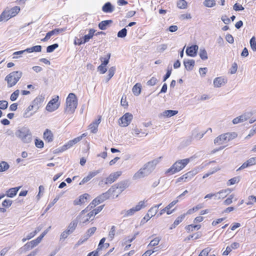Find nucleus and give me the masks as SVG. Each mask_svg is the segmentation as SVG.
<instances>
[{
	"instance_id": "f257e3e1",
	"label": "nucleus",
	"mask_w": 256,
	"mask_h": 256,
	"mask_svg": "<svg viewBox=\"0 0 256 256\" xmlns=\"http://www.w3.org/2000/svg\"><path fill=\"white\" fill-rule=\"evenodd\" d=\"M160 157L150 161L144 165L134 176V180H138L150 174L155 169L156 166L160 162Z\"/></svg>"
},
{
	"instance_id": "f03ea898",
	"label": "nucleus",
	"mask_w": 256,
	"mask_h": 256,
	"mask_svg": "<svg viewBox=\"0 0 256 256\" xmlns=\"http://www.w3.org/2000/svg\"><path fill=\"white\" fill-rule=\"evenodd\" d=\"M15 134L24 143L28 144L32 141V134L30 130L27 127L24 126L19 128L16 132Z\"/></svg>"
},
{
	"instance_id": "7ed1b4c3",
	"label": "nucleus",
	"mask_w": 256,
	"mask_h": 256,
	"mask_svg": "<svg viewBox=\"0 0 256 256\" xmlns=\"http://www.w3.org/2000/svg\"><path fill=\"white\" fill-rule=\"evenodd\" d=\"M77 105L78 100L76 96L74 93H70L66 100L65 112L70 114L74 113Z\"/></svg>"
},
{
	"instance_id": "20e7f679",
	"label": "nucleus",
	"mask_w": 256,
	"mask_h": 256,
	"mask_svg": "<svg viewBox=\"0 0 256 256\" xmlns=\"http://www.w3.org/2000/svg\"><path fill=\"white\" fill-rule=\"evenodd\" d=\"M189 162V158H185L178 160L176 162L173 164V165L166 171V173H170L171 174H172L178 172L184 168Z\"/></svg>"
},
{
	"instance_id": "39448f33",
	"label": "nucleus",
	"mask_w": 256,
	"mask_h": 256,
	"mask_svg": "<svg viewBox=\"0 0 256 256\" xmlns=\"http://www.w3.org/2000/svg\"><path fill=\"white\" fill-rule=\"evenodd\" d=\"M22 74L21 71H14L8 74L5 78L8 82V86L11 88L16 85L22 77Z\"/></svg>"
},
{
	"instance_id": "423d86ee",
	"label": "nucleus",
	"mask_w": 256,
	"mask_h": 256,
	"mask_svg": "<svg viewBox=\"0 0 256 256\" xmlns=\"http://www.w3.org/2000/svg\"><path fill=\"white\" fill-rule=\"evenodd\" d=\"M20 11V8L18 6H14L10 10H5L0 15V22L8 20L11 18L16 16Z\"/></svg>"
},
{
	"instance_id": "0eeeda50",
	"label": "nucleus",
	"mask_w": 256,
	"mask_h": 256,
	"mask_svg": "<svg viewBox=\"0 0 256 256\" xmlns=\"http://www.w3.org/2000/svg\"><path fill=\"white\" fill-rule=\"evenodd\" d=\"M146 207L144 201L140 202L136 206L128 210H123L120 212V214L123 216V217H128L132 216L134 214L138 211H139L142 208Z\"/></svg>"
},
{
	"instance_id": "6e6552de",
	"label": "nucleus",
	"mask_w": 256,
	"mask_h": 256,
	"mask_svg": "<svg viewBox=\"0 0 256 256\" xmlns=\"http://www.w3.org/2000/svg\"><path fill=\"white\" fill-rule=\"evenodd\" d=\"M128 186V180H125L120 182L117 184H114L110 188V189L112 194H114L116 191V190H118V194L116 196V197H118V194H120ZM113 195L114 196V194H113Z\"/></svg>"
},
{
	"instance_id": "1a4fd4ad",
	"label": "nucleus",
	"mask_w": 256,
	"mask_h": 256,
	"mask_svg": "<svg viewBox=\"0 0 256 256\" xmlns=\"http://www.w3.org/2000/svg\"><path fill=\"white\" fill-rule=\"evenodd\" d=\"M58 96H56L50 100L46 106V110L48 112H54L60 106V104L58 102Z\"/></svg>"
},
{
	"instance_id": "9d476101",
	"label": "nucleus",
	"mask_w": 256,
	"mask_h": 256,
	"mask_svg": "<svg viewBox=\"0 0 256 256\" xmlns=\"http://www.w3.org/2000/svg\"><path fill=\"white\" fill-rule=\"evenodd\" d=\"M132 118L133 116L132 114L126 112L119 119V124L121 126H126L130 123Z\"/></svg>"
},
{
	"instance_id": "9b49d317",
	"label": "nucleus",
	"mask_w": 256,
	"mask_h": 256,
	"mask_svg": "<svg viewBox=\"0 0 256 256\" xmlns=\"http://www.w3.org/2000/svg\"><path fill=\"white\" fill-rule=\"evenodd\" d=\"M122 172L120 171L112 172L106 178L105 184H111L115 182L118 177L122 174Z\"/></svg>"
},
{
	"instance_id": "f8f14e48",
	"label": "nucleus",
	"mask_w": 256,
	"mask_h": 256,
	"mask_svg": "<svg viewBox=\"0 0 256 256\" xmlns=\"http://www.w3.org/2000/svg\"><path fill=\"white\" fill-rule=\"evenodd\" d=\"M252 116V114L251 112H246L241 116L234 118L232 120V123L234 124H237L240 122H242L246 120L248 118H249Z\"/></svg>"
},
{
	"instance_id": "ddd939ff",
	"label": "nucleus",
	"mask_w": 256,
	"mask_h": 256,
	"mask_svg": "<svg viewBox=\"0 0 256 256\" xmlns=\"http://www.w3.org/2000/svg\"><path fill=\"white\" fill-rule=\"evenodd\" d=\"M95 32L94 30L92 28L90 29L88 31V34L83 37V40H81L80 39L78 40V41H80L78 42V45L80 46L88 42L90 38H92L93 36L94 35V34Z\"/></svg>"
},
{
	"instance_id": "4468645a",
	"label": "nucleus",
	"mask_w": 256,
	"mask_h": 256,
	"mask_svg": "<svg viewBox=\"0 0 256 256\" xmlns=\"http://www.w3.org/2000/svg\"><path fill=\"white\" fill-rule=\"evenodd\" d=\"M102 169H99L97 170L90 172L88 173V175L86 177H84L82 179V180L80 182L79 184L82 185V184H84L87 182L92 178L93 177L95 176L96 175H97L98 174L102 172Z\"/></svg>"
},
{
	"instance_id": "2eb2a0df",
	"label": "nucleus",
	"mask_w": 256,
	"mask_h": 256,
	"mask_svg": "<svg viewBox=\"0 0 256 256\" xmlns=\"http://www.w3.org/2000/svg\"><path fill=\"white\" fill-rule=\"evenodd\" d=\"M112 195H113V194L110 188L107 192L97 196L96 198L98 200V203L100 204L109 198Z\"/></svg>"
},
{
	"instance_id": "dca6fc26",
	"label": "nucleus",
	"mask_w": 256,
	"mask_h": 256,
	"mask_svg": "<svg viewBox=\"0 0 256 256\" xmlns=\"http://www.w3.org/2000/svg\"><path fill=\"white\" fill-rule=\"evenodd\" d=\"M44 97L42 96H40L36 97L32 103V104L34 106V112H36L40 106L41 104L44 102Z\"/></svg>"
},
{
	"instance_id": "f3484780",
	"label": "nucleus",
	"mask_w": 256,
	"mask_h": 256,
	"mask_svg": "<svg viewBox=\"0 0 256 256\" xmlns=\"http://www.w3.org/2000/svg\"><path fill=\"white\" fill-rule=\"evenodd\" d=\"M256 164V157H252L248 159L246 162H244L237 170L236 171H238L240 170L244 169L248 167L252 166Z\"/></svg>"
},
{
	"instance_id": "a211bd4d",
	"label": "nucleus",
	"mask_w": 256,
	"mask_h": 256,
	"mask_svg": "<svg viewBox=\"0 0 256 256\" xmlns=\"http://www.w3.org/2000/svg\"><path fill=\"white\" fill-rule=\"evenodd\" d=\"M198 49V46L196 44L188 46L186 50V54L188 56L194 57L196 56Z\"/></svg>"
},
{
	"instance_id": "6ab92c4d",
	"label": "nucleus",
	"mask_w": 256,
	"mask_h": 256,
	"mask_svg": "<svg viewBox=\"0 0 256 256\" xmlns=\"http://www.w3.org/2000/svg\"><path fill=\"white\" fill-rule=\"evenodd\" d=\"M102 117L98 116V118L89 125V129L92 133L96 134L98 132V124L101 122Z\"/></svg>"
},
{
	"instance_id": "aec40b11",
	"label": "nucleus",
	"mask_w": 256,
	"mask_h": 256,
	"mask_svg": "<svg viewBox=\"0 0 256 256\" xmlns=\"http://www.w3.org/2000/svg\"><path fill=\"white\" fill-rule=\"evenodd\" d=\"M178 202V200H174L171 202L169 204H168L158 214V216H162L164 212H166L168 214H171L174 210L170 211L169 210L172 208Z\"/></svg>"
},
{
	"instance_id": "412c9836",
	"label": "nucleus",
	"mask_w": 256,
	"mask_h": 256,
	"mask_svg": "<svg viewBox=\"0 0 256 256\" xmlns=\"http://www.w3.org/2000/svg\"><path fill=\"white\" fill-rule=\"evenodd\" d=\"M90 196L88 194H84L81 196H80L78 198L75 200L74 201V204L76 205H80L82 204L85 203L88 198H89Z\"/></svg>"
},
{
	"instance_id": "4be33fe9",
	"label": "nucleus",
	"mask_w": 256,
	"mask_h": 256,
	"mask_svg": "<svg viewBox=\"0 0 256 256\" xmlns=\"http://www.w3.org/2000/svg\"><path fill=\"white\" fill-rule=\"evenodd\" d=\"M227 82V80L225 78L218 77L214 80V87L220 88L224 86Z\"/></svg>"
},
{
	"instance_id": "5701e85b",
	"label": "nucleus",
	"mask_w": 256,
	"mask_h": 256,
	"mask_svg": "<svg viewBox=\"0 0 256 256\" xmlns=\"http://www.w3.org/2000/svg\"><path fill=\"white\" fill-rule=\"evenodd\" d=\"M230 192V190L228 188L220 190L217 193H215L214 194V199L219 200L220 198H224L226 196L228 193Z\"/></svg>"
},
{
	"instance_id": "b1692460",
	"label": "nucleus",
	"mask_w": 256,
	"mask_h": 256,
	"mask_svg": "<svg viewBox=\"0 0 256 256\" xmlns=\"http://www.w3.org/2000/svg\"><path fill=\"white\" fill-rule=\"evenodd\" d=\"M184 64L186 69L188 71H190L194 66L195 61L194 60H184Z\"/></svg>"
},
{
	"instance_id": "393cba45",
	"label": "nucleus",
	"mask_w": 256,
	"mask_h": 256,
	"mask_svg": "<svg viewBox=\"0 0 256 256\" xmlns=\"http://www.w3.org/2000/svg\"><path fill=\"white\" fill-rule=\"evenodd\" d=\"M44 138L48 142H52L54 139V135L52 132L49 129H46L44 132Z\"/></svg>"
},
{
	"instance_id": "a878e982",
	"label": "nucleus",
	"mask_w": 256,
	"mask_h": 256,
	"mask_svg": "<svg viewBox=\"0 0 256 256\" xmlns=\"http://www.w3.org/2000/svg\"><path fill=\"white\" fill-rule=\"evenodd\" d=\"M112 20H106L102 21L98 24V28L102 30H105L107 27L109 26L112 24Z\"/></svg>"
},
{
	"instance_id": "bb28decb",
	"label": "nucleus",
	"mask_w": 256,
	"mask_h": 256,
	"mask_svg": "<svg viewBox=\"0 0 256 256\" xmlns=\"http://www.w3.org/2000/svg\"><path fill=\"white\" fill-rule=\"evenodd\" d=\"M102 10L105 12H112L114 8L110 2H106L102 6Z\"/></svg>"
},
{
	"instance_id": "cd10ccee",
	"label": "nucleus",
	"mask_w": 256,
	"mask_h": 256,
	"mask_svg": "<svg viewBox=\"0 0 256 256\" xmlns=\"http://www.w3.org/2000/svg\"><path fill=\"white\" fill-rule=\"evenodd\" d=\"M20 189V187L18 188H13L9 189L7 192L6 195L7 196L10 198H13L14 196H15L18 190Z\"/></svg>"
},
{
	"instance_id": "c85d7f7f",
	"label": "nucleus",
	"mask_w": 256,
	"mask_h": 256,
	"mask_svg": "<svg viewBox=\"0 0 256 256\" xmlns=\"http://www.w3.org/2000/svg\"><path fill=\"white\" fill-rule=\"evenodd\" d=\"M38 244H39V242H38L37 241V240L36 239L34 240H32L30 242L26 243L24 246V247L25 250H28L30 249H32L34 247L36 246Z\"/></svg>"
},
{
	"instance_id": "c756f323",
	"label": "nucleus",
	"mask_w": 256,
	"mask_h": 256,
	"mask_svg": "<svg viewBox=\"0 0 256 256\" xmlns=\"http://www.w3.org/2000/svg\"><path fill=\"white\" fill-rule=\"evenodd\" d=\"M178 113V110H164L161 115L163 116L164 117L170 118L172 116H175Z\"/></svg>"
},
{
	"instance_id": "7c9ffc66",
	"label": "nucleus",
	"mask_w": 256,
	"mask_h": 256,
	"mask_svg": "<svg viewBox=\"0 0 256 256\" xmlns=\"http://www.w3.org/2000/svg\"><path fill=\"white\" fill-rule=\"evenodd\" d=\"M66 30V28H55L51 31L47 32L48 36L50 38L54 34H58Z\"/></svg>"
},
{
	"instance_id": "2f4dec72",
	"label": "nucleus",
	"mask_w": 256,
	"mask_h": 256,
	"mask_svg": "<svg viewBox=\"0 0 256 256\" xmlns=\"http://www.w3.org/2000/svg\"><path fill=\"white\" fill-rule=\"evenodd\" d=\"M225 136L224 134L219 136L214 139V143L218 145L222 144L224 142L226 141Z\"/></svg>"
},
{
	"instance_id": "473e14b6",
	"label": "nucleus",
	"mask_w": 256,
	"mask_h": 256,
	"mask_svg": "<svg viewBox=\"0 0 256 256\" xmlns=\"http://www.w3.org/2000/svg\"><path fill=\"white\" fill-rule=\"evenodd\" d=\"M132 91L133 94L136 96H138L141 92V85L140 84H136L132 88Z\"/></svg>"
},
{
	"instance_id": "72a5a7b5",
	"label": "nucleus",
	"mask_w": 256,
	"mask_h": 256,
	"mask_svg": "<svg viewBox=\"0 0 256 256\" xmlns=\"http://www.w3.org/2000/svg\"><path fill=\"white\" fill-rule=\"evenodd\" d=\"M26 52H40L42 50V46H34L32 48H28L26 49Z\"/></svg>"
},
{
	"instance_id": "f704fd0d",
	"label": "nucleus",
	"mask_w": 256,
	"mask_h": 256,
	"mask_svg": "<svg viewBox=\"0 0 256 256\" xmlns=\"http://www.w3.org/2000/svg\"><path fill=\"white\" fill-rule=\"evenodd\" d=\"M34 110V106L32 104H30L28 106V107L26 109L25 112L24 114V118H29L30 116H32L33 114V113H30V114H28V112Z\"/></svg>"
},
{
	"instance_id": "c9c22d12",
	"label": "nucleus",
	"mask_w": 256,
	"mask_h": 256,
	"mask_svg": "<svg viewBox=\"0 0 256 256\" xmlns=\"http://www.w3.org/2000/svg\"><path fill=\"white\" fill-rule=\"evenodd\" d=\"M225 137L226 138V141H230L236 138L237 137L238 134L236 132H228L224 134Z\"/></svg>"
},
{
	"instance_id": "e433bc0d",
	"label": "nucleus",
	"mask_w": 256,
	"mask_h": 256,
	"mask_svg": "<svg viewBox=\"0 0 256 256\" xmlns=\"http://www.w3.org/2000/svg\"><path fill=\"white\" fill-rule=\"evenodd\" d=\"M200 56L202 60H206L208 59V54L206 50L204 48H200L199 53Z\"/></svg>"
},
{
	"instance_id": "4c0bfd02",
	"label": "nucleus",
	"mask_w": 256,
	"mask_h": 256,
	"mask_svg": "<svg viewBox=\"0 0 256 256\" xmlns=\"http://www.w3.org/2000/svg\"><path fill=\"white\" fill-rule=\"evenodd\" d=\"M161 240V238L160 237H156L152 240L150 242V243L148 244V247H152L154 246H156L160 242Z\"/></svg>"
},
{
	"instance_id": "58836bf2",
	"label": "nucleus",
	"mask_w": 256,
	"mask_h": 256,
	"mask_svg": "<svg viewBox=\"0 0 256 256\" xmlns=\"http://www.w3.org/2000/svg\"><path fill=\"white\" fill-rule=\"evenodd\" d=\"M203 4L205 6L208 8H212L216 4L215 0H205Z\"/></svg>"
},
{
	"instance_id": "ea45409f",
	"label": "nucleus",
	"mask_w": 256,
	"mask_h": 256,
	"mask_svg": "<svg viewBox=\"0 0 256 256\" xmlns=\"http://www.w3.org/2000/svg\"><path fill=\"white\" fill-rule=\"evenodd\" d=\"M200 228V225H194V224H190L186 227V230L188 231V232H192L195 229H196L197 230H199Z\"/></svg>"
},
{
	"instance_id": "a19ab883",
	"label": "nucleus",
	"mask_w": 256,
	"mask_h": 256,
	"mask_svg": "<svg viewBox=\"0 0 256 256\" xmlns=\"http://www.w3.org/2000/svg\"><path fill=\"white\" fill-rule=\"evenodd\" d=\"M116 68L114 66L111 67L108 70V74L106 79V82H108L114 76L116 71Z\"/></svg>"
},
{
	"instance_id": "79ce46f5",
	"label": "nucleus",
	"mask_w": 256,
	"mask_h": 256,
	"mask_svg": "<svg viewBox=\"0 0 256 256\" xmlns=\"http://www.w3.org/2000/svg\"><path fill=\"white\" fill-rule=\"evenodd\" d=\"M9 168L10 166L6 162L2 161L0 163V172L6 171Z\"/></svg>"
},
{
	"instance_id": "37998d69",
	"label": "nucleus",
	"mask_w": 256,
	"mask_h": 256,
	"mask_svg": "<svg viewBox=\"0 0 256 256\" xmlns=\"http://www.w3.org/2000/svg\"><path fill=\"white\" fill-rule=\"evenodd\" d=\"M96 230V227H92L89 228L87 231L86 234L84 236L85 240H87L88 238L90 236L94 234Z\"/></svg>"
},
{
	"instance_id": "c03bdc74",
	"label": "nucleus",
	"mask_w": 256,
	"mask_h": 256,
	"mask_svg": "<svg viewBox=\"0 0 256 256\" xmlns=\"http://www.w3.org/2000/svg\"><path fill=\"white\" fill-rule=\"evenodd\" d=\"M59 198H60V196H56L52 202H50L48 204V206H47L46 208L45 209L44 212H46L50 209V208H52L58 202V200H59Z\"/></svg>"
},
{
	"instance_id": "a18cd8bd",
	"label": "nucleus",
	"mask_w": 256,
	"mask_h": 256,
	"mask_svg": "<svg viewBox=\"0 0 256 256\" xmlns=\"http://www.w3.org/2000/svg\"><path fill=\"white\" fill-rule=\"evenodd\" d=\"M196 174V172L194 171L189 172L186 174H184V180H190Z\"/></svg>"
},
{
	"instance_id": "49530a36",
	"label": "nucleus",
	"mask_w": 256,
	"mask_h": 256,
	"mask_svg": "<svg viewBox=\"0 0 256 256\" xmlns=\"http://www.w3.org/2000/svg\"><path fill=\"white\" fill-rule=\"evenodd\" d=\"M194 239L197 240L201 238L202 234L200 233L197 232L192 235H190L184 239V241L190 240L192 238H194Z\"/></svg>"
},
{
	"instance_id": "de8ad7c7",
	"label": "nucleus",
	"mask_w": 256,
	"mask_h": 256,
	"mask_svg": "<svg viewBox=\"0 0 256 256\" xmlns=\"http://www.w3.org/2000/svg\"><path fill=\"white\" fill-rule=\"evenodd\" d=\"M186 215V214H183L178 216L174 222V227H176L180 222H182V220H184V218H185Z\"/></svg>"
},
{
	"instance_id": "09e8293b",
	"label": "nucleus",
	"mask_w": 256,
	"mask_h": 256,
	"mask_svg": "<svg viewBox=\"0 0 256 256\" xmlns=\"http://www.w3.org/2000/svg\"><path fill=\"white\" fill-rule=\"evenodd\" d=\"M110 54L108 53V54L106 58H103V57L100 58V60L101 62H102V64L106 66L109 62V60L110 58Z\"/></svg>"
},
{
	"instance_id": "8fccbe9b",
	"label": "nucleus",
	"mask_w": 256,
	"mask_h": 256,
	"mask_svg": "<svg viewBox=\"0 0 256 256\" xmlns=\"http://www.w3.org/2000/svg\"><path fill=\"white\" fill-rule=\"evenodd\" d=\"M127 34V30L126 28H124L120 30L118 33V36L120 38H125Z\"/></svg>"
},
{
	"instance_id": "3c124183",
	"label": "nucleus",
	"mask_w": 256,
	"mask_h": 256,
	"mask_svg": "<svg viewBox=\"0 0 256 256\" xmlns=\"http://www.w3.org/2000/svg\"><path fill=\"white\" fill-rule=\"evenodd\" d=\"M240 178L239 176L234 177L230 180L228 182V185H232L238 183L240 182Z\"/></svg>"
},
{
	"instance_id": "603ef678",
	"label": "nucleus",
	"mask_w": 256,
	"mask_h": 256,
	"mask_svg": "<svg viewBox=\"0 0 256 256\" xmlns=\"http://www.w3.org/2000/svg\"><path fill=\"white\" fill-rule=\"evenodd\" d=\"M250 44L252 49L254 51L256 52V38L254 36H253L251 38L250 41Z\"/></svg>"
},
{
	"instance_id": "864d4df0",
	"label": "nucleus",
	"mask_w": 256,
	"mask_h": 256,
	"mask_svg": "<svg viewBox=\"0 0 256 256\" xmlns=\"http://www.w3.org/2000/svg\"><path fill=\"white\" fill-rule=\"evenodd\" d=\"M58 44H53L48 46L46 48L47 52H52L56 48H58Z\"/></svg>"
},
{
	"instance_id": "5fc2aeb1",
	"label": "nucleus",
	"mask_w": 256,
	"mask_h": 256,
	"mask_svg": "<svg viewBox=\"0 0 256 256\" xmlns=\"http://www.w3.org/2000/svg\"><path fill=\"white\" fill-rule=\"evenodd\" d=\"M187 2L184 0H179L177 3L178 7L180 8L183 9L186 8Z\"/></svg>"
},
{
	"instance_id": "6e6d98bb",
	"label": "nucleus",
	"mask_w": 256,
	"mask_h": 256,
	"mask_svg": "<svg viewBox=\"0 0 256 256\" xmlns=\"http://www.w3.org/2000/svg\"><path fill=\"white\" fill-rule=\"evenodd\" d=\"M77 224H78L77 220H73L70 224L68 226V228L69 230H72V232H74V230L76 229V228L77 226Z\"/></svg>"
},
{
	"instance_id": "4d7b16f0",
	"label": "nucleus",
	"mask_w": 256,
	"mask_h": 256,
	"mask_svg": "<svg viewBox=\"0 0 256 256\" xmlns=\"http://www.w3.org/2000/svg\"><path fill=\"white\" fill-rule=\"evenodd\" d=\"M82 139V136H78L72 140H70L68 142V144L70 146H72L74 144L78 143Z\"/></svg>"
},
{
	"instance_id": "13d9d810",
	"label": "nucleus",
	"mask_w": 256,
	"mask_h": 256,
	"mask_svg": "<svg viewBox=\"0 0 256 256\" xmlns=\"http://www.w3.org/2000/svg\"><path fill=\"white\" fill-rule=\"evenodd\" d=\"M20 94V91L18 90H15L10 96V99L12 101L16 100Z\"/></svg>"
},
{
	"instance_id": "bf43d9fd",
	"label": "nucleus",
	"mask_w": 256,
	"mask_h": 256,
	"mask_svg": "<svg viewBox=\"0 0 256 256\" xmlns=\"http://www.w3.org/2000/svg\"><path fill=\"white\" fill-rule=\"evenodd\" d=\"M158 82L156 78L152 77L147 82V85L153 86L155 85Z\"/></svg>"
},
{
	"instance_id": "052dcab7",
	"label": "nucleus",
	"mask_w": 256,
	"mask_h": 256,
	"mask_svg": "<svg viewBox=\"0 0 256 256\" xmlns=\"http://www.w3.org/2000/svg\"><path fill=\"white\" fill-rule=\"evenodd\" d=\"M210 250L211 249L210 248H206L202 250L198 256H208Z\"/></svg>"
},
{
	"instance_id": "680f3d73",
	"label": "nucleus",
	"mask_w": 256,
	"mask_h": 256,
	"mask_svg": "<svg viewBox=\"0 0 256 256\" xmlns=\"http://www.w3.org/2000/svg\"><path fill=\"white\" fill-rule=\"evenodd\" d=\"M35 145L38 148H42L44 147V144L42 140L36 138Z\"/></svg>"
},
{
	"instance_id": "e2e57ef3",
	"label": "nucleus",
	"mask_w": 256,
	"mask_h": 256,
	"mask_svg": "<svg viewBox=\"0 0 256 256\" xmlns=\"http://www.w3.org/2000/svg\"><path fill=\"white\" fill-rule=\"evenodd\" d=\"M167 48L168 45L166 44H162L158 46L157 50L160 52H162Z\"/></svg>"
},
{
	"instance_id": "0e129e2a",
	"label": "nucleus",
	"mask_w": 256,
	"mask_h": 256,
	"mask_svg": "<svg viewBox=\"0 0 256 256\" xmlns=\"http://www.w3.org/2000/svg\"><path fill=\"white\" fill-rule=\"evenodd\" d=\"M157 212V208L152 207L148 210V214H149V216L150 215V217L152 218L155 216Z\"/></svg>"
},
{
	"instance_id": "69168bd1",
	"label": "nucleus",
	"mask_w": 256,
	"mask_h": 256,
	"mask_svg": "<svg viewBox=\"0 0 256 256\" xmlns=\"http://www.w3.org/2000/svg\"><path fill=\"white\" fill-rule=\"evenodd\" d=\"M98 70L102 74H104L107 70L106 66L102 64H101L100 66H98Z\"/></svg>"
},
{
	"instance_id": "338daca9",
	"label": "nucleus",
	"mask_w": 256,
	"mask_h": 256,
	"mask_svg": "<svg viewBox=\"0 0 256 256\" xmlns=\"http://www.w3.org/2000/svg\"><path fill=\"white\" fill-rule=\"evenodd\" d=\"M115 231L116 227L115 226H112L108 234L109 237L110 238L111 240H112L114 238V236L115 235Z\"/></svg>"
},
{
	"instance_id": "774afa93",
	"label": "nucleus",
	"mask_w": 256,
	"mask_h": 256,
	"mask_svg": "<svg viewBox=\"0 0 256 256\" xmlns=\"http://www.w3.org/2000/svg\"><path fill=\"white\" fill-rule=\"evenodd\" d=\"M8 106V102L6 100H0V109L6 110Z\"/></svg>"
}]
</instances>
